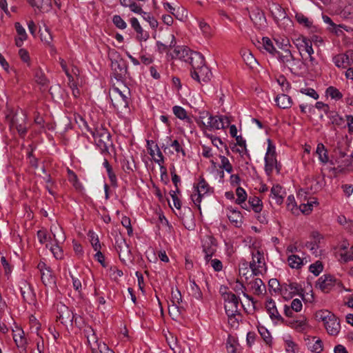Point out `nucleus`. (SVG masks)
I'll list each match as a JSON object with an SVG mask.
<instances>
[{
    "label": "nucleus",
    "mask_w": 353,
    "mask_h": 353,
    "mask_svg": "<svg viewBox=\"0 0 353 353\" xmlns=\"http://www.w3.org/2000/svg\"><path fill=\"white\" fill-rule=\"evenodd\" d=\"M59 319L62 323H71L74 321L75 316L67 307L65 305L61 306L59 308Z\"/></svg>",
    "instance_id": "nucleus-29"
},
{
    "label": "nucleus",
    "mask_w": 353,
    "mask_h": 353,
    "mask_svg": "<svg viewBox=\"0 0 353 353\" xmlns=\"http://www.w3.org/2000/svg\"><path fill=\"white\" fill-rule=\"evenodd\" d=\"M296 19L300 24L303 25L307 28H310L312 25V22L303 14H297L296 15Z\"/></svg>",
    "instance_id": "nucleus-61"
},
{
    "label": "nucleus",
    "mask_w": 353,
    "mask_h": 353,
    "mask_svg": "<svg viewBox=\"0 0 353 353\" xmlns=\"http://www.w3.org/2000/svg\"><path fill=\"white\" fill-rule=\"evenodd\" d=\"M333 62L338 68H345L353 63V51H347L333 57Z\"/></svg>",
    "instance_id": "nucleus-18"
},
{
    "label": "nucleus",
    "mask_w": 353,
    "mask_h": 353,
    "mask_svg": "<svg viewBox=\"0 0 353 353\" xmlns=\"http://www.w3.org/2000/svg\"><path fill=\"white\" fill-rule=\"evenodd\" d=\"M190 290L192 295L196 299H201L202 298V292L199 287L196 284L194 281H190Z\"/></svg>",
    "instance_id": "nucleus-51"
},
{
    "label": "nucleus",
    "mask_w": 353,
    "mask_h": 353,
    "mask_svg": "<svg viewBox=\"0 0 353 353\" xmlns=\"http://www.w3.org/2000/svg\"><path fill=\"white\" fill-rule=\"evenodd\" d=\"M340 285L339 281L334 276L330 274H324L320 276L316 283V287L323 292H329L336 285Z\"/></svg>",
    "instance_id": "nucleus-11"
},
{
    "label": "nucleus",
    "mask_w": 353,
    "mask_h": 353,
    "mask_svg": "<svg viewBox=\"0 0 353 353\" xmlns=\"http://www.w3.org/2000/svg\"><path fill=\"white\" fill-rule=\"evenodd\" d=\"M241 54L245 63L250 67L253 68L255 65L257 64L256 59L254 57L253 54L249 50H241Z\"/></svg>",
    "instance_id": "nucleus-37"
},
{
    "label": "nucleus",
    "mask_w": 353,
    "mask_h": 353,
    "mask_svg": "<svg viewBox=\"0 0 353 353\" xmlns=\"http://www.w3.org/2000/svg\"><path fill=\"white\" fill-rule=\"evenodd\" d=\"M111 68L118 83L122 82V79L127 72V67L124 61L119 57L112 60Z\"/></svg>",
    "instance_id": "nucleus-15"
},
{
    "label": "nucleus",
    "mask_w": 353,
    "mask_h": 353,
    "mask_svg": "<svg viewBox=\"0 0 353 353\" xmlns=\"http://www.w3.org/2000/svg\"><path fill=\"white\" fill-rule=\"evenodd\" d=\"M263 48L269 53L275 54L277 53L272 41L268 37H263L261 41Z\"/></svg>",
    "instance_id": "nucleus-44"
},
{
    "label": "nucleus",
    "mask_w": 353,
    "mask_h": 353,
    "mask_svg": "<svg viewBox=\"0 0 353 353\" xmlns=\"http://www.w3.org/2000/svg\"><path fill=\"white\" fill-rule=\"evenodd\" d=\"M68 180L72 184L76 190L81 192L83 190V186L79 181L77 176L74 172L68 170Z\"/></svg>",
    "instance_id": "nucleus-40"
},
{
    "label": "nucleus",
    "mask_w": 353,
    "mask_h": 353,
    "mask_svg": "<svg viewBox=\"0 0 353 353\" xmlns=\"http://www.w3.org/2000/svg\"><path fill=\"white\" fill-rule=\"evenodd\" d=\"M219 158L221 159L220 168L225 170L228 173H231L233 169L229 159L223 155H220Z\"/></svg>",
    "instance_id": "nucleus-52"
},
{
    "label": "nucleus",
    "mask_w": 353,
    "mask_h": 353,
    "mask_svg": "<svg viewBox=\"0 0 353 353\" xmlns=\"http://www.w3.org/2000/svg\"><path fill=\"white\" fill-rule=\"evenodd\" d=\"M285 195V192L281 185L276 184L272 187L270 196L275 200L277 204L283 203Z\"/></svg>",
    "instance_id": "nucleus-27"
},
{
    "label": "nucleus",
    "mask_w": 353,
    "mask_h": 353,
    "mask_svg": "<svg viewBox=\"0 0 353 353\" xmlns=\"http://www.w3.org/2000/svg\"><path fill=\"white\" fill-rule=\"evenodd\" d=\"M270 10L274 21L279 26H282L285 22L287 25L291 23L290 19L287 16L285 10L279 3H272L270 6Z\"/></svg>",
    "instance_id": "nucleus-12"
},
{
    "label": "nucleus",
    "mask_w": 353,
    "mask_h": 353,
    "mask_svg": "<svg viewBox=\"0 0 353 353\" xmlns=\"http://www.w3.org/2000/svg\"><path fill=\"white\" fill-rule=\"evenodd\" d=\"M226 349L228 353H240V345L238 340L231 335H229L226 341Z\"/></svg>",
    "instance_id": "nucleus-31"
},
{
    "label": "nucleus",
    "mask_w": 353,
    "mask_h": 353,
    "mask_svg": "<svg viewBox=\"0 0 353 353\" xmlns=\"http://www.w3.org/2000/svg\"><path fill=\"white\" fill-rule=\"evenodd\" d=\"M257 330L265 343L270 347L272 346L273 339L269 330L260 323L257 325Z\"/></svg>",
    "instance_id": "nucleus-32"
},
{
    "label": "nucleus",
    "mask_w": 353,
    "mask_h": 353,
    "mask_svg": "<svg viewBox=\"0 0 353 353\" xmlns=\"http://www.w3.org/2000/svg\"><path fill=\"white\" fill-rule=\"evenodd\" d=\"M265 309L271 320L275 323H283V318L279 314L275 302L272 299H268L265 303Z\"/></svg>",
    "instance_id": "nucleus-19"
},
{
    "label": "nucleus",
    "mask_w": 353,
    "mask_h": 353,
    "mask_svg": "<svg viewBox=\"0 0 353 353\" xmlns=\"http://www.w3.org/2000/svg\"><path fill=\"white\" fill-rule=\"evenodd\" d=\"M34 79L38 84L46 85L48 83V79L44 72L41 69H37L35 71Z\"/></svg>",
    "instance_id": "nucleus-50"
},
{
    "label": "nucleus",
    "mask_w": 353,
    "mask_h": 353,
    "mask_svg": "<svg viewBox=\"0 0 353 353\" xmlns=\"http://www.w3.org/2000/svg\"><path fill=\"white\" fill-rule=\"evenodd\" d=\"M130 90L123 83L119 82L117 86L113 85L110 90V97L112 105L118 110L123 111L128 107Z\"/></svg>",
    "instance_id": "nucleus-1"
},
{
    "label": "nucleus",
    "mask_w": 353,
    "mask_h": 353,
    "mask_svg": "<svg viewBox=\"0 0 353 353\" xmlns=\"http://www.w3.org/2000/svg\"><path fill=\"white\" fill-rule=\"evenodd\" d=\"M199 26L200 30H201L203 34L205 37H209L211 36V34H212L211 28L207 23H205L203 21H199Z\"/></svg>",
    "instance_id": "nucleus-58"
},
{
    "label": "nucleus",
    "mask_w": 353,
    "mask_h": 353,
    "mask_svg": "<svg viewBox=\"0 0 353 353\" xmlns=\"http://www.w3.org/2000/svg\"><path fill=\"white\" fill-rule=\"evenodd\" d=\"M317 204V201L314 199V201H308L307 203L301 204L298 209L299 211L303 214H308L312 210L313 206Z\"/></svg>",
    "instance_id": "nucleus-49"
},
{
    "label": "nucleus",
    "mask_w": 353,
    "mask_h": 353,
    "mask_svg": "<svg viewBox=\"0 0 353 353\" xmlns=\"http://www.w3.org/2000/svg\"><path fill=\"white\" fill-rule=\"evenodd\" d=\"M174 115L181 120H185L188 123H191V119L188 116L186 110L179 105H175L172 108Z\"/></svg>",
    "instance_id": "nucleus-41"
},
{
    "label": "nucleus",
    "mask_w": 353,
    "mask_h": 353,
    "mask_svg": "<svg viewBox=\"0 0 353 353\" xmlns=\"http://www.w3.org/2000/svg\"><path fill=\"white\" fill-rule=\"evenodd\" d=\"M323 270V264L319 261H317L315 263L311 264L309 267L310 272L314 274L315 276H318L319 274H320Z\"/></svg>",
    "instance_id": "nucleus-56"
},
{
    "label": "nucleus",
    "mask_w": 353,
    "mask_h": 353,
    "mask_svg": "<svg viewBox=\"0 0 353 353\" xmlns=\"http://www.w3.org/2000/svg\"><path fill=\"white\" fill-rule=\"evenodd\" d=\"M252 260L250 263V267L254 275L262 274L266 271L263 254L258 250L252 252Z\"/></svg>",
    "instance_id": "nucleus-8"
},
{
    "label": "nucleus",
    "mask_w": 353,
    "mask_h": 353,
    "mask_svg": "<svg viewBox=\"0 0 353 353\" xmlns=\"http://www.w3.org/2000/svg\"><path fill=\"white\" fill-rule=\"evenodd\" d=\"M40 32L41 41L45 42L46 44L50 46L51 42L52 41V37L49 28L47 26H44L43 30L41 29Z\"/></svg>",
    "instance_id": "nucleus-46"
},
{
    "label": "nucleus",
    "mask_w": 353,
    "mask_h": 353,
    "mask_svg": "<svg viewBox=\"0 0 353 353\" xmlns=\"http://www.w3.org/2000/svg\"><path fill=\"white\" fill-rule=\"evenodd\" d=\"M201 245L205 254L204 259H210V256H213L216 252L217 243L215 239L212 236L205 235L201 239Z\"/></svg>",
    "instance_id": "nucleus-13"
},
{
    "label": "nucleus",
    "mask_w": 353,
    "mask_h": 353,
    "mask_svg": "<svg viewBox=\"0 0 353 353\" xmlns=\"http://www.w3.org/2000/svg\"><path fill=\"white\" fill-rule=\"evenodd\" d=\"M190 59L193 69L191 71L192 77L198 81L209 80L211 72L205 64L204 57L199 52H194L192 54Z\"/></svg>",
    "instance_id": "nucleus-2"
},
{
    "label": "nucleus",
    "mask_w": 353,
    "mask_h": 353,
    "mask_svg": "<svg viewBox=\"0 0 353 353\" xmlns=\"http://www.w3.org/2000/svg\"><path fill=\"white\" fill-rule=\"evenodd\" d=\"M51 232L53 235L54 243H52L48 248H50L53 256L57 259H61L63 257V252L60 244L65 241V236L64 232L62 228L57 225H52L51 226Z\"/></svg>",
    "instance_id": "nucleus-5"
},
{
    "label": "nucleus",
    "mask_w": 353,
    "mask_h": 353,
    "mask_svg": "<svg viewBox=\"0 0 353 353\" xmlns=\"http://www.w3.org/2000/svg\"><path fill=\"white\" fill-rule=\"evenodd\" d=\"M225 211L230 221L236 227H240L243 223V216L241 212L232 206L228 207Z\"/></svg>",
    "instance_id": "nucleus-21"
},
{
    "label": "nucleus",
    "mask_w": 353,
    "mask_h": 353,
    "mask_svg": "<svg viewBox=\"0 0 353 353\" xmlns=\"http://www.w3.org/2000/svg\"><path fill=\"white\" fill-rule=\"evenodd\" d=\"M15 28L17 36L15 38V43L17 46L21 47L23 41L27 39L28 35L24 28L19 23H15Z\"/></svg>",
    "instance_id": "nucleus-30"
},
{
    "label": "nucleus",
    "mask_w": 353,
    "mask_h": 353,
    "mask_svg": "<svg viewBox=\"0 0 353 353\" xmlns=\"http://www.w3.org/2000/svg\"><path fill=\"white\" fill-rule=\"evenodd\" d=\"M326 94L335 100H339L343 97L342 93L333 86H330L327 88Z\"/></svg>",
    "instance_id": "nucleus-48"
},
{
    "label": "nucleus",
    "mask_w": 353,
    "mask_h": 353,
    "mask_svg": "<svg viewBox=\"0 0 353 353\" xmlns=\"http://www.w3.org/2000/svg\"><path fill=\"white\" fill-rule=\"evenodd\" d=\"M41 273V278L46 286L52 287L55 285V277L50 267L48 266L43 261H40L37 265Z\"/></svg>",
    "instance_id": "nucleus-14"
},
{
    "label": "nucleus",
    "mask_w": 353,
    "mask_h": 353,
    "mask_svg": "<svg viewBox=\"0 0 353 353\" xmlns=\"http://www.w3.org/2000/svg\"><path fill=\"white\" fill-rule=\"evenodd\" d=\"M88 236L93 249L95 251L99 250L101 249V244L99 243L97 234H96L94 232L90 231L88 233Z\"/></svg>",
    "instance_id": "nucleus-53"
},
{
    "label": "nucleus",
    "mask_w": 353,
    "mask_h": 353,
    "mask_svg": "<svg viewBox=\"0 0 353 353\" xmlns=\"http://www.w3.org/2000/svg\"><path fill=\"white\" fill-rule=\"evenodd\" d=\"M288 265L290 268L299 269L303 265V261L298 255L291 254L288 258Z\"/></svg>",
    "instance_id": "nucleus-39"
},
{
    "label": "nucleus",
    "mask_w": 353,
    "mask_h": 353,
    "mask_svg": "<svg viewBox=\"0 0 353 353\" xmlns=\"http://www.w3.org/2000/svg\"><path fill=\"white\" fill-rule=\"evenodd\" d=\"M91 133L95 143L102 151L107 150L112 145L110 134L102 125L96 127Z\"/></svg>",
    "instance_id": "nucleus-6"
},
{
    "label": "nucleus",
    "mask_w": 353,
    "mask_h": 353,
    "mask_svg": "<svg viewBox=\"0 0 353 353\" xmlns=\"http://www.w3.org/2000/svg\"><path fill=\"white\" fill-rule=\"evenodd\" d=\"M228 323L231 325L232 327L236 328L239 326V321L241 319V314L239 312H237L234 315H228Z\"/></svg>",
    "instance_id": "nucleus-59"
},
{
    "label": "nucleus",
    "mask_w": 353,
    "mask_h": 353,
    "mask_svg": "<svg viewBox=\"0 0 353 353\" xmlns=\"http://www.w3.org/2000/svg\"><path fill=\"white\" fill-rule=\"evenodd\" d=\"M130 25L137 33V38L140 41H145L149 38V34L144 31L141 26L138 19L135 17H132L130 20Z\"/></svg>",
    "instance_id": "nucleus-22"
},
{
    "label": "nucleus",
    "mask_w": 353,
    "mask_h": 353,
    "mask_svg": "<svg viewBox=\"0 0 353 353\" xmlns=\"http://www.w3.org/2000/svg\"><path fill=\"white\" fill-rule=\"evenodd\" d=\"M12 338L18 347L24 348L27 343L26 339L24 336L23 330L18 327L15 326L12 330Z\"/></svg>",
    "instance_id": "nucleus-24"
},
{
    "label": "nucleus",
    "mask_w": 353,
    "mask_h": 353,
    "mask_svg": "<svg viewBox=\"0 0 353 353\" xmlns=\"http://www.w3.org/2000/svg\"><path fill=\"white\" fill-rule=\"evenodd\" d=\"M316 153L322 163L325 164L328 162L329 157L327 150L323 143H320L317 145Z\"/></svg>",
    "instance_id": "nucleus-38"
},
{
    "label": "nucleus",
    "mask_w": 353,
    "mask_h": 353,
    "mask_svg": "<svg viewBox=\"0 0 353 353\" xmlns=\"http://www.w3.org/2000/svg\"><path fill=\"white\" fill-rule=\"evenodd\" d=\"M316 317L323 322L325 330L330 335L336 336L341 330V325L336 316L328 310L317 312Z\"/></svg>",
    "instance_id": "nucleus-4"
},
{
    "label": "nucleus",
    "mask_w": 353,
    "mask_h": 353,
    "mask_svg": "<svg viewBox=\"0 0 353 353\" xmlns=\"http://www.w3.org/2000/svg\"><path fill=\"white\" fill-rule=\"evenodd\" d=\"M283 341L285 343V347L286 353H297L298 352V345L295 342L292 340V338L290 335H286L283 337Z\"/></svg>",
    "instance_id": "nucleus-35"
},
{
    "label": "nucleus",
    "mask_w": 353,
    "mask_h": 353,
    "mask_svg": "<svg viewBox=\"0 0 353 353\" xmlns=\"http://www.w3.org/2000/svg\"><path fill=\"white\" fill-rule=\"evenodd\" d=\"M301 290L300 286L296 283H291L286 285L283 290V294L285 297H292L294 295L299 294Z\"/></svg>",
    "instance_id": "nucleus-34"
},
{
    "label": "nucleus",
    "mask_w": 353,
    "mask_h": 353,
    "mask_svg": "<svg viewBox=\"0 0 353 353\" xmlns=\"http://www.w3.org/2000/svg\"><path fill=\"white\" fill-rule=\"evenodd\" d=\"M37 236L41 243L45 244L48 248L52 243H48L50 235L46 230H39L37 232Z\"/></svg>",
    "instance_id": "nucleus-47"
},
{
    "label": "nucleus",
    "mask_w": 353,
    "mask_h": 353,
    "mask_svg": "<svg viewBox=\"0 0 353 353\" xmlns=\"http://www.w3.org/2000/svg\"><path fill=\"white\" fill-rule=\"evenodd\" d=\"M116 249L119 253L120 259L123 262L131 260V252L125 239L119 237L116 239Z\"/></svg>",
    "instance_id": "nucleus-16"
},
{
    "label": "nucleus",
    "mask_w": 353,
    "mask_h": 353,
    "mask_svg": "<svg viewBox=\"0 0 353 353\" xmlns=\"http://www.w3.org/2000/svg\"><path fill=\"white\" fill-rule=\"evenodd\" d=\"M268 146L265 156V171L270 176L276 170L279 172L280 168L276 157L275 146L272 143L270 139L268 140Z\"/></svg>",
    "instance_id": "nucleus-7"
},
{
    "label": "nucleus",
    "mask_w": 353,
    "mask_h": 353,
    "mask_svg": "<svg viewBox=\"0 0 353 353\" xmlns=\"http://www.w3.org/2000/svg\"><path fill=\"white\" fill-rule=\"evenodd\" d=\"M307 184L310 185V190L313 192H317L322 188V183L314 179H308Z\"/></svg>",
    "instance_id": "nucleus-62"
},
{
    "label": "nucleus",
    "mask_w": 353,
    "mask_h": 353,
    "mask_svg": "<svg viewBox=\"0 0 353 353\" xmlns=\"http://www.w3.org/2000/svg\"><path fill=\"white\" fill-rule=\"evenodd\" d=\"M293 43L299 50L301 54L303 52L307 54H313L314 50L312 46V41L303 36H299L293 40Z\"/></svg>",
    "instance_id": "nucleus-17"
},
{
    "label": "nucleus",
    "mask_w": 353,
    "mask_h": 353,
    "mask_svg": "<svg viewBox=\"0 0 353 353\" xmlns=\"http://www.w3.org/2000/svg\"><path fill=\"white\" fill-rule=\"evenodd\" d=\"M288 325L292 328L299 332H303L307 330L309 325L307 320L305 316H300L299 318L290 321Z\"/></svg>",
    "instance_id": "nucleus-23"
},
{
    "label": "nucleus",
    "mask_w": 353,
    "mask_h": 353,
    "mask_svg": "<svg viewBox=\"0 0 353 353\" xmlns=\"http://www.w3.org/2000/svg\"><path fill=\"white\" fill-rule=\"evenodd\" d=\"M330 121L333 125L337 126L343 127L345 125V121L337 113H334L330 117Z\"/></svg>",
    "instance_id": "nucleus-57"
},
{
    "label": "nucleus",
    "mask_w": 353,
    "mask_h": 353,
    "mask_svg": "<svg viewBox=\"0 0 353 353\" xmlns=\"http://www.w3.org/2000/svg\"><path fill=\"white\" fill-rule=\"evenodd\" d=\"M84 334L88 339V344L91 349L95 350L97 345H99L100 343L98 342V338L96 335L95 332L92 327L87 326L84 330Z\"/></svg>",
    "instance_id": "nucleus-26"
},
{
    "label": "nucleus",
    "mask_w": 353,
    "mask_h": 353,
    "mask_svg": "<svg viewBox=\"0 0 353 353\" xmlns=\"http://www.w3.org/2000/svg\"><path fill=\"white\" fill-rule=\"evenodd\" d=\"M275 102L279 108L283 109L290 108L292 104V99L285 94L278 95L275 99Z\"/></svg>",
    "instance_id": "nucleus-33"
},
{
    "label": "nucleus",
    "mask_w": 353,
    "mask_h": 353,
    "mask_svg": "<svg viewBox=\"0 0 353 353\" xmlns=\"http://www.w3.org/2000/svg\"><path fill=\"white\" fill-rule=\"evenodd\" d=\"M252 290L256 294H261L265 291V285L261 279H255L250 283Z\"/></svg>",
    "instance_id": "nucleus-36"
},
{
    "label": "nucleus",
    "mask_w": 353,
    "mask_h": 353,
    "mask_svg": "<svg viewBox=\"0 0 353 353\" xmlns=\"http://www.w3.org/2000/svg\"><path fill=\"white\" fill-rule=\"evenodd\" d=\"M205 261L216 272H220L223 269L222 262L219 259H212V256H210V259H205Z\"/></svg>",
    "instance_id": "nucleus-45"
},
{
    "label": "nucleus",
    "mask_w": 353,
    "mask_h": 353,
    "mask_svg": "<svg viewBox=\"0 0 353 353\" xmlns=\"http://www.w3.org/2000/svg\"><path fill=\"white\" fill-rule=\"evenodd\" d=\"M198 123L206 130H216L228 126L230 121L227 117L212 116L208 112H203L200 113Z\"/></svg>",
    "instance_id": "nucleus-3"
},
{
    "label": "nucleus",
    "mask_w": 353,
    "mask_h": 353,
    "mask_svg": "<svg viewBox=\"0 0 353 353\" xmlns=\"http://www.w3.org/2000/svg\"><path fill=\"white\" fill-rule=\"evenodd\" d=\"M163 6L166 11L174 15L176 19H180L178 14L179 8H176L168 2L163 3Z\"/></svg>",
    "instance_id": "nucleus-60"
},
{
    "label": "nucleus",
    "mask_w": 353,
    "mask_h": 353,
    "mask_svg": "<svg viewBox=\"0 0 353 353\" xmlns=\"http://www.w3.org/2000/svg\"><path fill=\"white\" fill-rule=\"evenodd\" d=\"M30 4L40 12H48L52 7L51 0H30Z\"/></svg>",
    "instance_id": "nucleus-28"
},
{
    "label": "nucleus",
    "mask_w": 353,
    "mask_h": 353,
    "mask_svg": "<svg viewBox=\"0 0 353 353\" xmlns=\"http://www.w3.org/2000/svg\"><path fill=\"white\" fill-rule=\"evenodd\" d=\"M287 208L289 210H290L293 214H297L299 212V209L296 206V203L295 201L294 196L293 195H290L287 198Z\"/></svg>",
    "instance_id": "nucleus-55"
},
{
    "label": "nucleus",
    "mask_w": 353,
    "mask_h": 353,
    "mask_svg": "<svg viewBox=\"0 0 353 353\" xmlns=\"http://www.w3.org/2000/svg\"><path fill=\"white\" fill-rule=\"evenodd\" d=\"M92 353H114L110 350L105 343H100L99 345H97L95 350H92Z\"/></svg>",
    "instance_id": "nucleus-63"
},
{
    "label": "nucleus",
    "mask_w": 353,
    "mask_h": 353,
    "mask_svg": "<svg viewBox=\"0 0 353 353\" xmlns=\"http://www.w3.org/2000/svg\"><path fill=\"white\" fill-rule=\"evenodd\" d=\"M224 300L225 310L227 315H234L239 312V298L232 292H225L222 294Z\"/></svg>",
    "instance_id": "nucleus-9"
},
{
    "label": "nucleus",
    "mask_w": 353,
    "mask_h": 353,
    "mask_svg": "<svg viewBox=\"0 0 353 353\" xmlns=\"http://www.w3.org/2000/svg\"><path fill=\"white\" fill-rule=\"evenodd\" d=\"M236 194L237 196L236 203L237 204H242L244 203V201H246L247 193L243 188H241V187L237 188L236 190Z\"/></svg>",
    "instance_id": "nucleus-54"
},
{
    "label": "nucleus",
    "mask_w": 353,
    "mask_h": 353,
    "mask_svg": "<svg viewBox=\"0 0 353 353\" xmlns=\"http://www.w3.org/2000/svg\"><path fill=\"white\" fill-rule=\"evenodd\" d=\"M308 348L312 352L320 353L323 350V343L321 340L314 337L308 343Z\"/></svg>",
    "instance_id": "nucleus-43"
},
{
    "label": "nucleus",
    "mask_w": 353,
    "mask_h": 353,
    "mask_svg": "<svg viewBox=\"0 0 353 353\" xmlns=\"http://www.w3.org/2000/svg\"><path fill=\"white\" fill-rule=\"evenodd\" d=\"M249 205L252 208V210L256 213L261 212L263 209V203L257 196L250 197Z\"/></svg>",
    "instance_id": "nucleus-42"
},
{
    "label": "nucleus",
    "mask_w": 353,
    "mask_h": 353,
    "mask_svg": "<svg viewBox=\"0 0 353 353\" xmlns=\"http://www.w3.org/2000/svg\"><path fill=\"white\" fill-rule=\"evenodd\" d=\"M209 190L210 187L203 179H201L198 183L194 185V192L191 194V199L193 203L199 208L200 207L202 197L208 194Z\"/></svg>",
    "instance_id": "nucleus-10"
},
{
    "label": "nucleus",
    "mask_w": 353,
    "mask_h": 353,
    "mask_svg": "<svg viewBox=\"0 0 353 353\" xmlns=\"http://www.w3.org/2000/svg\"><path fill=\"white\" fill-rule=\"evenodd\" d=\"M341 259L345 261H349L353 260V245L350 248L349 250L345 252H341L340 254Z\"/></svg>",
    "instance_id": "nucleus-64"
},
{
    "label": "nucleus",
    "mask_w": 353,
    "mask_h": 353,
    "mask_svg": "<svg viewBox=\"0 0 353 353\" xmlns=\"http://www.w3.org/2000/svg\"><path fill=\"white\" fill-rule=\"evenodd\" d=\"M19 288L23 300L29 304L34 303L35 294L30 284L26 281H22L20 283Z\"/></svg>",
    "instance_id": "nucleus-20"
},
{
    "label": "nucleus",
    "mask_w": 353,
    "mask_h": 353,
    "mask_svg": "<svg viewBox=\"0 0 353 353\" xmlns=\"http://www.w3.org/2000/svg\"><path fill=\"white\" fill-rule=\"evenodd\" d=\"M277 54L279 60L290 68H293L299 62L298 60L294 59L289 50H285L284 54H280L279 52H277Z\"/></svg>",
    "instance_id": "nucleus-25"
}]
</instances>
